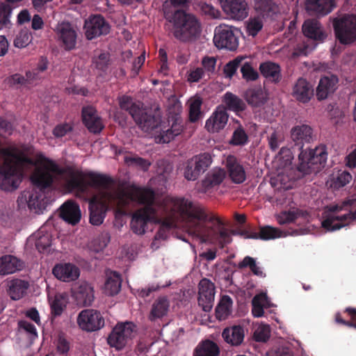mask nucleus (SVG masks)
Segmentation results:
<instances>
[{
    "label": "nucleus",
    "instance_id": "45",
    "mask_svg": "<svg viewBox=\"0 0 356 356\" xmlns=\"http://www.w3.org/2000/svg\"><path fill=\"white\" fill-rule=\"evenodd\" d=\"M246 267H249L254 275L260 277H266V274L261 270V268L257 265L255 259L250 256L245 257L242 261L238 264L239 268Z\"/></svg>",
    "mask_w": 356,
    "mask_h": 356
},
{
    "label": "nucleus",
    "instance_id": "26",
    "mask_svg": "<svg viewBox=\"0 0 356 356\" xmlns=\"http://www.w3.org/2000/svg\"><path fill=\"white\" fill-rule=\"evenodd\" d=\"M215 298L214 284L207 278H202V309L210 312Z\"/></svg>",
    "mask_w": 356,
    "mask_h": 356
},
{
    "label": "nucleus",
    "instance_id": "27",
    "mask_svg": "<svg viewBox=\"0 0 356 356\" xmlns=\"http://www.w3.org/2000/svg\"><path fill=\"white\" fill-rule=\"evenodd\" d=\"M292 95L298 102L307 103L313 96V89L305 79L300 78L293 86Z\"/></svg>",
    "mask_w": 356,
    "mask_h": 356
},
{
    "label": "nucleus",
    "instance_id": "19",
    "mask_svg": "<svg viewBox=\"0 0 356 356\" xmlns=\"http://www.w3.org/2000/svg\"><path fill=\"white\" fill-rule=\"evenodd\" d=\"M225 167L231 180L235 184L243 183L246 174L243 166L234 155H229L225 160Z\"/></svg>",
    "mask_w": 356,
    "mask_h": 356
},
{
    "label": "nucleus",
    "instance_id": "35",
    "mask_svg": "<svg viewBox=\"0 0 356 356\" xmlns=\"http://www.w3.org/2000/svg\"><path fill=\"white\" fill-rule=\"evenodd\" d=\"M8 292L13 300H19L25 293L29 283L20 279H13L8 282Z\"/></svg>",
    "mask_w": 356,
    "mask_h": 356
},
{
    "label": "nucleus",
    "instance_id": "6",
    "mask_svg": "<svg viewBox=\"0 0 356 356\" xmlns=\"http://www.w3.org/2000/svg\"><path fill=\"white\" fill-rule=\"evenodd\" d=\"M165 18L173 24L174 36L181 40H188L195 36L198 29V22L194 15L177 10L170 13L165 8Z\"/></svg>",
    "mask_w": 356,
    "mask_h": 356
},
{
    "label": "nucleus",
    "instance_id": "62",
    "mask_svg": "<svg viewBox=\"0 0 356 356\" xmlns=\"http://www.w3.org/2000/svg\"><path fill=\"white\" fill-rule=\"evenodd\" d=\"M20 329L24 330L26 333L29 334L31 337L35 338L38 336L35 326L26 321H20L18 323Z\"/></svg>",
    "mask_w": 356,
    "mask_h": 356
},
{
    "label": "nucleus",
    "instance_id": "17",
    "mask_svg": "<svg viewBox=\"0 0 356 356\" xmlns=\"http://www.w3.org/2000/svg\"><path fill=\"white\" fill-rule=\"evenodd\" d=\"M291 138L295 143V147L300 152L305 149L304 144L310 143L313 140V129L307 124L298 125L291 131Z\"/></svg>",
    "mask_w": 356,
    "mask_h": 356
},
{
    "label": "nucleus",
    "instance_id": "31",
    "mask_svg": "<svg viewBox=\"0 0 356 356\" xmlns=\"http://www.w3.org/2000/svg\"><path fill=\"white\" fill-rule=\"evenodd\" d=\"M245 99L249 105L257 108L266 104L268 96L261 87H256L246 90Z\"/></svg>",
    "mask_w": 356,
    "mask_h": 356
},
{
    "label": "nucleus",
    "instance_id": "22",
    "mask_svg": "<svg viewBox=\"0 0 356 356\" xmlns=\"http://www.w3.org/2000/svg\"><path fill=\"white\" fill-rule=\"evenodd\" d=\"M52 273L56 278L63 282L76 280L80 275L79 268L72 264H57L54 267Z\"/></svg>",
    "mask_w": 356,
    "mask_h": 356
},
{
    "label": "nucleus",
    "instance_id": "37",
    "mask_svg": "<svg viewBox=\"0 0 356 356\" xmlns=\"http://www.w3.org/2000/svg\"><path fill=\"white\" fill-rule=\"evenodd\" d=\"M232 299L229 296H222L215 310L216 318L219 321L225 320L232 313Z\"/></svg>",
    "mask_w": 356,
    "mask_h": 356
},
{
    "label": "nucleus",
    "instance_id": "10",
    "mask_svg": "<svg viewBox=\"0 0 356 356\" xmlns=\"http://www.w3.org/2000/svg\"><path fill=\"white\" fill-rule=\"evenodd\" d=\"M134 325L131 323L117 324L107 339L108 343L117 350L122 349L133 337Z\"/></svg>",
    "mask_w": 356,
    "mask_h": 356
},
{
    "label": "nucleus",
    "instance_id": "11",
    "mask_svg": "<svg viewBox=\"0 0 356 356\" xmlns=\"http://www.w3.org/2000/svg\"><path fill=\"white\" fill-rule=\"evenodd\" d=\"M57 40L66 51L76 48L78 33L76 28L68 22L58 23L54 29Z\"/></svg>",
    "mask_w": 356,
    "mask_h": 356
},
{
    "label": "nucleus",
    "instance_id": "39",
    "mask_svg": "<svg viewBox=\"0 0 356 356\" xmlns=\"http://www.w3.org/2000/svg\"><path fill=\"white\" fill-rule=\"evenodd\" d=\"M67 296L63 293H57L50 300L51 313L54 316H60L66 307Z\"/></svg>",
    "mask_w": 356,
    "mask_h": 356
},
{
    "label": "nucleus",
    "instance_id": "29",
    "mask_svg": "<svg viewBox=\"0 0 356 356\" xmlns=\"http://www.w3.org/2000/svg\"><path fill=\"white\" fill-rule=\"evenodd\" d=\"M183 130L182 120L176 116L170 129L163 131L159 136L155 137V140L159 143H168L174 138L179 135Z\"/></svg>",
    "mask_w": 356,
    "mask_h": 356
},
{
    "label": "nucleus",
    "instance_id": "40",
    "mask_svg": "<svg viewBox=\"0 0 356 356\" xmlns=\"http://www.w3.org/2000/svg\"><path fill=\"white\" fill-rule=\"evenodd\" d=\"M32 239L35 241V247L40 252L45 251L51 244V236L41 230L34 234Z\"/></svg>",
    "mask_w": 356,
    "mask_h": 356
},
{
    "label": "nucleus",
    "instance_id": "18",
    "mask_svg": "<svg viewBox=\"0 0 356 356\" xmlns=\"http://www.w3.org/2000/svg\"><path fill=\"white\" fill-rule=\"evenodd\" d=\"M73 296L77 305L82 307L90 306L95 300L94 288L90 284L82 282L74 289Z\"/></svg>",
    "mask_w": 356,
    "mask_h": 356
},
{
    "label": "nucleus",
    "instance_id": "1",
    "mask_svg": "<svg viewBox=\"0 0 356 356\" xmlns=\"http://www.w3.org/2000/svg\"><path fill=\"white\" fill-rule=\"evenodd\" d=\"M110 198L121 209L134 202L144 205L134 213L131 220V228L137 234L145 232L148 221L161 225V229L155 235L156 240L163 237L164 228L177 227L181 222H185L190 232L200 231V213L191 202L184 198L165 197L161 200L152 189L134 186L125 187Z\"/></svg>",
    "mask_w": 356,
    "mask_h": 356
},
{
    "label": "nucleus",
    "instance_id": "52",
    "mask_svg": "<svg viewBox=\"0 0 356 356\" xmlns=\"http://www.w3.org/2000/svg\"><path fill=\"white\" fill-rule=\"evenodd\" d=\"M298 217V215L295 211H283L277 216V220L280 225H282L294 222Z\"/></svg>",
    "mask_w": 356,
    "mask_h": 356
},
{
    "label": "nucleus",
    "instance_id": "25",
    "mask_svg": "<svg viewBox=\"0 0 356 356\" xmlns=\"http://www.w3.org/2000/svg\"><path fill=\"white\" fill-rule=\"evenodd\" d=\"M302 33L307 38L316 41H323L326 37L321 23L316 19H308L305 21Z\"/></svg>",
    "mask_w": 356,
    "mask_h": 356
},
{
    "label": "nucleus",
    "instance_id": "21",
    "mask_svg": "<svg viewBox=\"0 0 356 356\" xmlns=\"http://www.w3.org/2000/svg\"><path fill=\"white\" fill-rule=\"evenodd\" d=\"M60 216L67 223L76 225L81 217L79 206L72 200L65 202L60 207Z\"/></svg>",
    "mask_w": 356,
    "mask_h": 356
},
{
    "label": "nucleus",
    "instance_id": "33",
    "mask_svg": "<svg viewBox=\"0 0 356 356\" xmlns=\"http://www.w3.org/2000/svg\"><path fill=\"white\" fill-rule=\"evenodd\" d=\"M259 70L261 74L268 81L278 83L281 80L280 66L273 62L268 61L260 64Z\"/></svg>",
    "mask_w": 356,
    "mask_h": 356
},
{
    "label": "nucleus",
    "instance_id": "4",
    "mask_svg": "<svg viewBox=\"0 0 356 356\" xmlns=\"http://www.w3.org/2000/svg\"><path fill=\"white\" fill-rule=\"evenodd\" d=\"M223 222L212 212L202 207V244L218 245L223 249L232 239Z\"/></svg>",
    "mask_w": 356,
    "mask_h": 356
},
{
    "label": "nucleus",
    "instance_id": "64",
    "mask_svg": "<svg viewBox=\"0 0 356 356\" xmlns=\"http://www.w3.org/2000/svg\"><path fill=\"white\" fill-rule=\"evenodd\" d=\"M29 41L30 39L29 34L26 33H21L17 36V38L14 40V44L16 47L23 48L28 45Z\"/></svg>",
    "mask_w": 356,
    "mask_h": 356
},
{
    "label": "nucleus",
    "instance_id": "30",
    "mask_svg": "<svg viewBox=\"0 0 356 356\" xmlns=\"http://www.w3.org/2000/svg\"><path fill=\"white\" fill-rule=\"evenodd\" d=\"M222 337L224 340L232 346H239L244 339V329L241 325H234L223 330Z\"/></svg>",
    "mask_w": 356,
    "mask_h": 356
},
{
    "label": "nucleus",
    "instance_id": "23",
    "mask_svg": "<svg viewBox=\"0 0 356 356\" xmlns=\"http://www.w3.org/2000/svg\"><path fill=\"white\" fill-rule=\"evenodd\" d=\"M338 81L337 76L333 74L323 76L316 88L317 99H325L329 95L333 93L337 89Z\"/></svg>",
    "mask_w": 356,
    "mask_h": 356
},
{
    "label": "nucleus",
    "instance_id": "48",
    "mask_svg": "<svg viewBox=\"0 0 356 356\" xmlns=\"http://www.w3.org/2000/svg\"><path fill=\"white\" fill-rule=\"evenodd\" d=\"M263 26V22L259 17H250L246 22V32L248 35L255 37Z\"/></svg>",
    "mask_w": 356,
    "mask_h": 356
},
{
    "label": "nucleus",
    "instance_id": "15",
    "mask_svg": "<svg viewBox=\"0 0 356 356\" xmlns=\"http://www.w3.org/2000/svg\"><path fill=\"white\" fill-rule=\"evenodd\" d=\"M356 220V210L350 211L348 213L341 216L327 214L322 221V227L329 232L340 229L341 227L348 225L351 220Z\"/></svg>",
    "mask_w": 356,
    "mask_h": 356
},
{
    "label": "nucleus",
    "instance_id": "14",
    "mask_svg": "<svg viewBox=\"0 0 356 356\" xmlns=\"http://www.w3.org/2000/svg\"><path fill=\"white\" fill-rule=\"evenodd\" d=\"M223 10L232 18L243 20L248 15V6L245 0H221Z\"/></svg>",
    "mask_w": 356,
    "mask_h": 356
},
{
    "label": "nucleus",
    "instance_id": "28",
    "mask_svg": "<svg viewBox=\"0 0 356 356\" xmlns=\"http://www.w3.org/2000/svg\"><path fill=\"white\" fill-rule=\"evenodd\" d=\"M122 280L115 271L107 270L106 280L103 288L104 293L110 296L118 294L121 289Z\"/></svg>",
    "mask_w": 356,
    "mask_h": 356
},
{
    "label": "nucleus",
    "instance_id": "58",
    "mask_svg": "<svg viewBox=\"0 0 356 356\" xmlns=\"http://www.w3.org/2000/svg\"><path fill=\"white\" fill-rule=\"evenodd\" d=\"M211 248H207L204 249L202 248L203 251L202 252V259H204L207 261H213L217 257V245H211Z\"/></svg>",
    "mask_w": 356,
    "mask_h": 356
},
{
    "label": "nucleus",
    "instance_id": "34",
    "mask_svg": "<svg viewBox=\"0 0 356 356\" xmlns=\"http://www.w3.org/2000/svg\"><path fill=\"white\" fill-rule=\"evenodd\" d=\"M223 102L226 106L225 108L234 112L238 115H239L240 112L245 111L246 108L245 102L230 92H227L224 95Z\"/></svg>",
    "mask_w": 356,
    "mask_h": 356
},
{
    "label": "nucleus",
    "instance_id": "7",
    "mask_svg": "<svg viewBox=\"0 0 356 356\" xmlns=\"http://www.w3.org/2000/svg\"><path fill=\"white\" fill-rule=\"evenodd\" d=\"M302 149L298 155V171L304 174L317 172L323 168L327 159V147L325 145H321L315 149Z\"/></svg>",
    "mask_w": 356,
    "mask_h": 356
},
{
    "label": "nucleus",
    "instance_id": "13",
    "mask_svg": "<svg viewBox=\"0 0 356 356\" xmlns=\"http://www.w3.org/2000/svg\"><path fill=\"white\" fill-rule=\"evenodd\" d=\"M85 35L88 40H92L110 31V26L105 19L99 15H93L85 21Z\"/></svg>",
    "mask_w": 356,
    "mask_h": 356
},
{
    "label": "nucleus",
    "instance_id": "55",
    "mask_svg": "<svg viewBox=\"0 0 356 356\" xmlns=\"http://www.w3.org/2000/svg\"><path fill=\"white\" fill-rule=\"evenodd\" d=\"M352 175L346 170L339 171L337 177L334 179V186L337 188L343 187L350 182Z\"/></svg>",
    "mask_w": 356,
    "mask_h": 356
},
{
    "label": "nucleus",
    "instance_id": "51",
    "mask_svg": "<svg viewBox=\"0 0 356 356\" xmlns=\"http://www.w3.org/2000/svg\"><path fill=\"white\" fill-rule=\"evenodd\" d=\"M241 72L243 78L246 81H255L259 77L258 72L254 70L251 64L248 62H245L241 65Z\"/></svg>",
    "mask_w": 356,
    "mask_h": 356
},
{
    "label": "nucleus",
    "instance_id": "50",
    "mask_svg": "<svg viewBox=\"0 0 356 356\" xmlns=\"http://www.w3.org/2000/svg\"><path fill=\"white\" fill-rule=\"evenodd\" d=\"M243 58L236 57L234 60L228 62L224 67L223 72L225 77L231 79L236 73L238 68L241 66Z\"/></svg>",
    "mask_w": 356,
    "mask_h": 356
},
{
    "label": "nucleus",
    "instance_id": "20",
    "mask_svg": "<svg viewBox=\"0 0 356 356\" xmlns=\"http://www.w3.org/2000/svg\"><path fill=\"white\" fill-rule=\"evenodd\" d=\"M82 118L84 124L90 132L99 133L104 128L101 118L98 116L96 109L92 106L83 108Z\"/></svg>",
    "mask_w": 356,
    "mask_h": 356
},
{
    "label": "nucleus",
    "instance_id": "2",
    "mask_svg": "<svg viewBox=\"0 0 356 356\" xmlns=\"http://www.w3.org/2000/svg\"><path fill=\"white\" fill-rule=\"evenodd\" d=\"M32 165L24 168L25 172L34 168L31 175L32 183L40 188L49 187L55 179L63 181L69 191L85 193L89 186H106L109 181L104 175L84 172L71 168H60L54 161L40 156L35 160L31 159Z\"/></svg>",
    "mask_w": 356,
    "mask_h": 356
},
{
    "label": "nucleus",
    "instance_id": "46",
    "mask_svg": "<svg viewBox=\"0 0 356 356\" xmlns=\"http://www.w3.org/2000/svg\"><path fill=\"white\" fill-rule=\"evenodd\" d=\"M188 104L189 105V118L191 122L199 119L200 115V97L196 94L191 97Z\"/></svg>",
    "mask_w": 356,
    "mask_h": 356
},
{
    "label": "nucleus",
    "instance_id": "56",
    "mask_svg": "<svg viewBox=\"0 0 356 356\" xmlns=\"http://www.w3.org/2000/svg\"><path fill=\"white\" fill-rule=\"evenodd\" d=\"M356 204V199H348L344 200L340 205H331L327 207V209L331 213H337L342 210H348Z\"/></svg>",
    "mask_w": 356,
    "mask_h": 356
},
{
    "label": "nucleus",
    "instance_id": "53",
    "mask_svg": "<svg viewBox=\"0 0 356 356\" xmlns=\"http://www.w3.org/2000/svg\"><path fill=\"white\" fill-rule=\"evenodd\" d=\"M109 241L108 238L105 235H101L94 238L90 243V249L98 252L103 250Z\"/></svg>",
    "mask_w": 356,
    "mask_h": 356
},
{
    "label": "nucleus",
    "instance_id": "36",
    "mask_svg": "<svg viewBox=\"0 0 356 356\" xmlns=\"http://www.w3.org/2000/svg\"><path fill=\"white\" fill-rule=\"evenodd\" d=\"M225 177V171L222 168H217L208 172L204 180L202 181V189L205 190L220 185Z\"/></svg>",
    "mask_w": 356,
    "mask_h": 356
},
{
    "label": "nucleus",
    "instance_id": "63",
    "mask_svg": "<svg viewBox=\"0 0 356 356\" xmlns=\"http://www.w3.org/2000/svg\"><path fill=\"white\" fill-rule=\"evenodd\" d=\"M22 197H24L29 207H35L38 205L39 197L35 193L25 191L22 194Z\"/></svg>",
    "mask_w": 356,
    "mask_h": 356
},
{
    "label": "nucleus",
    "instance_id": "12",
    "mask_svg": "<svg viewBox=\"0 0 356 356\" xmlns=\"http://www.w3.org/2000/svg\"><path fill=\"white\" fill-rule=\"evenodd\" d=\"M76 323L82 330L94 332L104 325V319L99 311L86 309L78 314Z\"/></svg>",
    "mask_w": 356,
    "mask_h": 356
},
{
    "label": "nucleus",
    "instance_id": "24",
    "mask_svg": "<svg viewBox=\"0 0 356 356\" xmlns=\"http://www.w3.org/2000/svg\"><path fill=\"white\" fill-rule=\"evenodd\" d=\"M24 263L17 257L6 254L0 257V275H7L21 270Z\"/></svg>",
    "mask_w": 356,
    "mask_h": 356
},
{
    "label": "nucleus",
    "instance_id": "60",
    "mask_svg": "<svg viewBox=\"0 0 356 356\" xmlns=\"http://www.w3.org/2000/svg\"><path fill=\"white\" fill-rule=\"evenodd\" d=\"M125 161L129 164H134L142 168L144 170L148 169L150 163L140 157H126Z\"/></svg>",
    "mask_w": 356,
    "mask_h": 356
},
{
    "label": "nucleus",
    "instance_id": "49",
    "mask_svg": "<svg viewBox=\"0 0 356 356\" xmlns=\"http://www.w3.org/2000/svg\"><path fill=\"white\" fill-rule=\"evenodd\" d=\"M270 336V327L268 325L261 324L254 330L253 337L256 341L266 342Z\"/></svg>",
    "mask_w": 356,
    "mask_h": 356
},
{
    "label": "nucleus",
    "instance_id": "54",
    "mask_svg": "<svg viewBox=\"0 0 356 356\" xmlns=\"http://www.w3.org/2000/svg\"><path fill=\"white\" fill-rule=\"evenodd\" d=\"M93 63L96 68L104 71L109 65V55L107 53H100L97 56L93 58Z\"/></svg>",
    "mask_w": 356,
    "mask_h": 356
},
{
    "label": "nucleus",
    "instance_id": "57",
    "mask_svg": "<svg viewBox=\"0 0 356 356\" xmlns=\"http://www.w3.org/2000/svg\"><path fill=\"white\" fill-rule=\"evenodd\" d=\"M72 130V126L70 123H61L56 125L53 129V134L56 138L65 136Z\"/></svg>",
    "mask_w": 356,
    "mask_h": 356
},
{
    "label": "nucleus",
    "instance_id": "38",
    "mask_svg": "<svg viewBox=\"0 0 356 356\" xmlns=\"http://www.w3.org/2000/svg\"><path fill=\"white\" fill-rule=\"evenodd\" d=\"M309 10L325 15L330 13L334 6L333 0H307Z\"/></svg>",
    "mask_w": 356,
    "mask_h": 356
},
{
    "label": "nucleus",
    "instance_id": "16",
    "mask_svg": "<svg viewBox=\"0 0 356 356\" xmlns=\"http://www.w3.org/2000/svg\"><path fill=\"white\" fill-rule=\"evenodd\" d=\"M229 115L223 106H218L206 121L205 129L210 133H218L227 124Z\"/></svg>",
    "mask_w": 356,
    "mask_h": 356
},
{
    "label": "nucleus",
    "instance_id": "43",
    "mask_svg": "<svg viewBox=\"0 0 356 356\" xmlns=\"http://www.w3.org/2000/svg\"><path fill=\"white\" fill-rule=\"evenodd\" d=\"M285 236L283 232L278 228L271 226L261 227L259 229V239L267 241L280 238Z\"/></svg>",
    "mask_w": 356,
    "mask_h": 356
},
{
    "label": "nucleus",
    "instance_id": "3",
    "mask_svg": "<svg viewBox=\"0 0 356 356\" xmlns=\"http://www.w3.org/2000/svg\"><path fill=\"white\" fill-rule=\"evenodd\" d=\"M109 179L108 183L106 186H89L90 187L100 188L101 191L99 194L94 195L90 201L89 209L90 222L93 225H101L105 217L106 212L108 207L116 208L118 211L121 210V207L118 204H113L110 196L116 194L119 191L124 190L125 187L119 186L118 188H113V181L111 178L105 176Z\"/></svg>",
    "mask_w": 356,
    "mask_h": 356
},
{
    "label": "nucleus",
    "instance_id": "41",
    "mask_svg": "<svg viewBox=\"0 0 356 356\" xmlns=\"http://www.w3.org/2000/svg\"><path fill=\"white\" fill-rule=\"evenodd\" d=\"M254 8L263 15H273L277 11V6L273 0H254Z\"/></svg>",
    "mask_w": 356,
    "mask_h": 356
},
{
    "label": "nucleus",
    "instance_id": "59",
    "mask_svg": "<svg viewBox=\"0 0 356 356\" xmlns=\"http://www.w3.org/2000/svg\"><path fill=\"white\" fill-rule=\"evenodd\" d=\"M252 313L254 317H261L264 315V311L261 303L260 302V297L255 296L252 301Z\"/></svg>",
    "mask_w": 356,
    "mask_h": 356
},
{
    "label": "nucleus",
    "instance_id": "8",
    "mask_svg": "<svg viewBox=\"0 0 356 356\" xmlns=\"http://www.w3.org/2000/svg\"><path fill=\"white\" fill-rule=\"evenodd\" d=\"M335 38L341 44L356 41V14L337 13L332 19Z\"/></svg>",
    "mask_w": 356,
    "mask_h": 356
},
{
    "label": "nucleus",
    "instance_id": "44",
    "mask_svg": "<svg viewBox=\"0 0 356 356\" xmlns=\"http://www.w3.org/2000/svg\"><path fill=\"white\" fill-rule=\"evenodd\" d=\"M248 142V136L241 124L234 131L229 144L235 146H243Z\"/></svg>",
    "mask_w": 356,
    "mask_h": 356
},
{
    "label": "nucleus",
    "instance_id": "32",
    "mask_svg": "<svg viewBox=\"0 0 356 356\" xmlns=\"http://www.w3.org/2000/svg\"><path fill=\"white\" fill-rule=\"evenodd\" d=\"M170 307V302L165 297L158 298L152 304L149 314V319L154 321L166 316Z\"/></svg>",
    "mask_w": 356,
    "mask_h": 356
},
{
    "label": "nucleus",
    "instance_id": "47",
    "mask_svg": "<svg viewBox=\"0 0 356 356\" xmlns=\"http://www.w3.org/2000/svg\"><path fill=\"white\" fill-rule=\"evenodd\" d=\"M220 348L211 340L202 341V356H219Z\"/></svg>",
    "mask_w": 356,
    "mask_h": 356
},
{
    "label": "nucleus",
    "instance_id": "42",
    "mask_svg": "<svg viewBox=\"0 0 356 356\" xmlns=\"http://www.w3.org/2000/svg\"><path fill=\"white\" fill-rule=\"evenodd\" d=\"M200 158L195 156L188 161L184 172V176L188 180L196 179L200 174Z\"/></svg>",
    "mask_w": 356,
    "mask_h": 356
},
{
    "label": "nucleus",
    "instance_id": "9",
    "mask_svg": "<svg viewBox=\"0 0 356 356\" xmlns=\"http://www.w3.org/2000/svg\"><path fill=\"white\" fill-rule=\"evenodd\" d=\"M236 32H237L236 28L225 24L216 26L213 38L214 45L219 49L231 51L236 50L239 43Z\"/></svg>",
    "mask_w": 356,
    "mask_h": 356
},
{
    "label": "nucleus",
    "instance_id": "61",
    "mask_svg": "<svg viewBox=\"0 0 356 356\" xmlns=\"http://www.w3.org/2000/svg\"><path fill=\"white\" fill-rule=\"evenodd\" d=\"M216 58L213 56H204L202 59V67L209 72H213L216 69Z\"/></svg>",
    "mask_w": 356,
    "mask_h": 356
},
{
    "label": "nucleus",
    "instance_id": "5",
    "mask_svg": "<svg viewBox=\"0 0 356 356\" xmlns=\"http://www.w3.org/2000/svg\"><path fill=\"white\" fill-rule=\"evenodd\" d=\"M120 107L129 112L136 124L145 132H150L160 124V118L148 113L140 102H135L129 96L119 97Z\"/></svg>",
    "mask_w": 356,
    "mask_h": 356
}]
</instances>
